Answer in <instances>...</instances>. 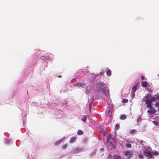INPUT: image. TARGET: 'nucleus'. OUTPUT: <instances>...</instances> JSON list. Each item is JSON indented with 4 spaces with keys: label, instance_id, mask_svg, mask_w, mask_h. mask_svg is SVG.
<instances>
[{
    "label": "nucleus",
    "instance_id": "nucleus-25",
    "mask_svg": "<svg viewBox=\"0 0 159 159\" xmlns=\"http://www.w3.org/2000/svg\"><path fill=\"white\" fill-rule=\"evenodd\" d=\"M96 152V150H95L91 154H90V155L91 156H93L94 155Z\"/></svg>",
    "mask_w": 159,
    "mask_h": 159
},
{
    "label": "nucleus",
    "instance_id": "nucleus-24",
    "mask_svg": "<svg viewBox=\"0 0 159 159\" xmlns=\"http://www.w3.org/2000/svg\"><path fill=\"white\" fill-rule=\"evenodd\" d=\"M128 102V100L126 99H124L122 100V102L123 103H127Z\"/></svg>",
    "mask_w": 159,
    "mask_h": 159
},
{
    "label": "nucleus",
    "instance_id": "nucleus-21",
    "mask_svg": "<svg viewBox=\"0 0 159 159\" xmlns=\"http://www.w3.org/2000/svg\"><path fill=\"white\" fill-rule=\"evenodd\" d=\"M108 116L109 117H112V111L111 110L109 111Z\"/></svg>",
    "mask_w": 159,
    "mask_h": 159
},
{
    "label": "nucleus",
    "instance_id": "nucleus-27",
    "mask_svg": "<svg viewBox=\"0 0 159 159\" xmlns=\"http://www.w3.org/2000/svg\"><path fill=\"white\" fill-rule=\"evenodd\" d=\"M137 88L136 87L134 86L133 87L132 89V91L134 92H135Z\"/></svg>",
    "mask_w": 159,
    "mask_h": 159
},
{
    "label": "nucleus",
    "instance_id": "nucleus-13",
    "mask_svg": "<svg viewBox=\"0 0 159 159\" xmlns=\"http://www.w3.org/2000/svg\"><path fill=\"white\" fill-rule=\"evenodd\" d=\"M111 72L110 70H108L107 72V74L108 76H110L111 75Z\"/></svg>",
    "mask_w": 159,
    "mask_h": 159
},
{
    "label": "nucleus",
    "instance_id": "nucleus-18",
    "mask_svg": "<svg viewBox=\"0 0 159 159\" xmlns=\"http://www.w3.org/2000/svg\"><path fill=\"white\" fill-rule=\"evenodd\" d=\"M151 95L150 94L148 93V94L146 96L144 97V98H151Z\"/></svg>",
    "mask_w": 159,
    "mask_h": 159
},
{
    "label": "nucleus",
    "instance_id": "nucleus-35",
    "mask_svg": "<svg viewBox=\"0 0 159 159\" xmlns=\"http://www.w3.org/2000/svg\"><path fill=\"white\" fill-rule=\"evenodd\" d=\"M153 123L155 125H157V121H152Z\"/></svg>",
    "mask_w": 159,
    "mask_h": 159
},
{
    "label": "nucleus",
    "instance_id": "nucleus-17",
    "mask_svg": "<svg viewBox=\"0 0 159 159\" xmlns=\"http://www.w3.org/2000/svg\"><path fill=\"white\" fill-rule=\"evenodd\" d=\"M62 140L61 139V140H59L58 141L56 142L55 143V145H58L60 143H62Z\"/></svg>",
    "mask_w": 159,
    "mask_h": 159
},
{
    "label": "nucleus",
    "instance_id": "nucleus-16",
    "mask_svg": "<svg viewBox=\"0 0 159 159\" xmlns=\"http://www.w3.org/2000/svg\"><path fill=\"white\" fill-rule=\"evenodd\" d=\"M82 120L84 122H85L87 120L86 116H84L82 118Z\"/></svg>",
    "mask_w": 159,
    "mask_h": 159
},
{
    "label": "nucleus",
    "instance_id": "nucleus-41",
    "mask_svg": "<svg viewBox=\"0 0 159 159\" xmlns=\"http://www.w3.org/2000/svg\"><path fill=\"white\" fill-rule=\"evenodd\" d=\"M101 75H102V72L101 73Z\"/></svg>",
    "mask_w": 159,
    "mask_h": 159
},
{
    "label": "nucleus",
    "instance_id": "nucleus-19",
    "mask_svg": "<svg viewBox=\"0 0 159 159\" xmlns=\"http://www.w3.org/2000/svg\"><path fill=\"white\" fill-rule=\"evenodd\" d=\"M5 143L6 144H9L10 143L9 140L8 139H6L5 140Z\"/></svg>",
    "mask_w": 159,
    "mask_h": 159
},
{
    "label": "nucleus",
    "instance_id": "nucleus-14",
    "mask_svg": "<svg viewBox=\"0 0 159 159\" xmlns=\"http://www.w3.org/2000/svg\"><path fill=\"white\" fill-rule=\"evenodd\" d=\"M77 134L78 135H82L83 134V132L81 130H78L77 131Z\"/></svg>",
    "mask_w": 159,
    "mask_h": 159
},
{
    "label": "nucleus",
    "instance_id": "nucleus-40",
    "mask_svg": "<svg viewBox=\"0 0 159 159\" xmlns=\"http://www.w3.org/2000/svg\"><path fill=\"white\" fill-rule=\"evenodd\" d=\"M112 106H113V105H112V104H111V105H110V107H112Z\"/></svg>",
    "mask_w": 159,
    "mask_h": 159
},
{
    "label": "nucleus",
    "instance_id": "nucleus-30",
    "mask_svg": "<svg viewBox=\"0 0 159 159\" xmlns=\"http://www.w3.org/2000/svg\"><path fill=\"white\" fill-rule=\"evenodd\" d=\"M148 91L149 93H152L153 92V90L150 89H148Z\"/></svg>",
    "mask_w": 159,
    "mask_h": 159
},
{
    "label": "nucleus",
    "instance_id": "nucleus-31",
    "mask_svg": "<svg viewBox=\"0 0 159 159\" xmlns=\"http://www.w3.org/2000/svg\"><path fill=\"white\" fill-rule=\"evenodd\" d=\"M131 97L132 98H133L135 97V93H132Z\"/></svg>",
    "mask_w": 159,
    "mask_h": 159
},
{
    "label": "nucleus",
    "instance_id": "nucleus-26",
    "mask_svg": "<svg viewBox=\"0 0 159 159\" xmlns=\"http://www.w3.org/2000/svg\"><path fill=\"white\" fill-rule=\"evenodd\" d=\"M141 121V119L140 117H139L137 119V121L138 122H140Z\"/></svg>",
    "mask_w": 159,
    "mask_h": 159
},
{
    "label": "nucleus",
    "instance_id": "nucleus-15",
    "mask_svg": "<svg viewBox=\"0 0 159 159\" xmlns=\"http://www.w3.org/2000/svg\"><path fill=\"white\" fill-rule=\"evenodd\" d=\"M150 99H151V101L152 102V101H155L157 99L156 97V98L152 96L151 97Z\"/></svg>",
    "mask_w": 159,
    "mask_h": 159
},
{
    "label": "nucleus",
    "instance_id": "nucleus-22",
    "mask_svg": "<svg viewBox=\"0 0 159 159\" xmlns=\"http://www.w3.org/2000/svg\"><path fill=\"white\" fill-rule=\"evenodd\" d=\"M152 155L153 154L155 155H158V152L156 151H155L153 152H152Z\"/></svg>",
    "mask_w": 159,
    "mask_h": 159
},
{
    "label": "nucleus",
    "instance_id": "nucleus-2",
    "mask_svg": "<svg viewBox=\"0 0 159 159\" xmlns=\"http://www.w3.org/2000/svg\"><path fill=\"white\" fill-rule=\"evenodd\" d=\"M144 99H146L145 103L147 104V107L148 108H150L152 107V102L149 98H143V101H144Z\"/></svg>",
    "mask_w": 159,
    "mask_h": 159
},
{
    "label": "nucleus",
    "instance_id": "nucleus-34",
    "mask_svg": "<svg viewBox=\"0 0 159 159\" xmlns=\"http://www.w3.org/2000/svg\"><path fill=\"white\" fill-rule=\"evenodd\" d=\"M155 106L156 107H159V102H157L155 103Z\"/></svg>",
    "mask_w": 159,
    "mask_h": 159
},
{
    "label": "nucleus",
    "instance_id": "nucleus-39",
    "mask_svg": "<svg viewBox=\"0 0 159 159\" xmlns=\"http://www.w3.org/2000/svg\"><path fill=\"white\" fill-rule=\"evenodd\" d=\"M141 78L142 80H144V77L143 76H141Z\"/></svg>",
    "mask_w": 159,
    "mask_h": 159
},
{
    "label": "nucleus",
    "instance_id": "nucleus-33",
    "mask_svg": "<svg viewBox=\"0 0 159 159\" xmlns=\"http://www.w3.org/2000/svg\"><path fill=\"white\" fill-rule=\"evenodd\" d=\"M107 159H111V156L110 154L107 157Z\"/></svg>",
    "mask_w": 159,
    "mask_h": 159
},
{
    "label": "nucleus",
    "instance_id": "nucleus-11",
    "mask_svg": "<svg viewBox=\"0 0 159 159\" xmlns=\"http://www.w3.org/2000/svg\"><path fill=\"white\" fill-rule=\"evenodd\" d=\"M121 157L119 155H115L114 156L113 159H121Z\"/></svg>",
    "mask_w": 159,
    "mask_h": 159
},
{
    "label": "nucleus",
    "instance_id": "nucleus-32",
    "mask_svg": "<svg viewBox=\"0 0 159 159\" xmlns=\"http://www.w3.org/2000/svg\"><path fill=\"white\" fill-rule=\"evenodd\" d=\"M139 84V83L138 82L137 83L135 84V85L134 86L136 87L137 88V87L138 86Z\"/></svg>",
    "mask_w": 159,
    "mask_h": 159
},
{
    "label": "nucleus",
    "instance_id": "nucleus-29",
    "mask_svg": "<svg viewBox=\"0 0 159 159\" xmlns=\"http://www.w3.org/2000/svg\"><path fill=\"white\" fill-rule=\"evenodd\" d=\"M67 147V144H65L64 145H63V149H65Z\"/></svg>",
    "mask_w": 159,
    "mask_h": 159
},
{
    "label": "nucleus",
    "instance_id": "nucleus-23",
    "mask_svg": "<svg viewBox=\"0 0 159 159\" xmlns=\"http://www.w3.org/2000/svg\"><path fill=\"white\" fill-rule=\"evenodd\" d=\"M126 146L128 148H130L131 147V145L130 143H126Z\"/></svg>",
    "mask_w": 159,
    "mask_h": 159
},
{
    "label": "nucleus",
    "instance_id": "nucleus-28",
    "mask_svg": "<svg viewBox=\"0 0 159 159\" xmlns=\"http://www.w3.org/2000/svg\"><path fill=\"white\" fill-rule=\"evenodd\" d=\"M116 129H118L120 128V125L119 124H117L116 125Z\"/></svg>",
    "mask_w": 159,
    "mask_h": 159
},
{
    "label": "nucleus",
    "instance_id": "nucleus-4",
    "mask_svg": "<svg viewBox=\"0 0 159 159\" xmlns=\"http://www.w3.org/2000/svg\"><path fill=\"white\" fill-rule=\"evenodd\" d=\"M149 108L150 109L147 111V112L149 113L150 115L154 114L156 112V110L152 106L151 108Z\"/></svg>",
    "mask_w": 159,
    "mask_h": 159
},
{
    "label": "nucleus",
    "instance_id": "nucleus-37",
    "mask_svg": "<svg viewBox=\"0 0 159 159\" xmlns=\"http://www.w3.org/2000/svg\"><path fill=\"white\" fill-rule=\"evenodd\" d=\"M156 99L157 100H159V94L156 96Z\"/></svg>",
    "mask_w": 159,
    "mask_h": 159
},
{
    "label": "nucleus",
    "instance_id": "nucleus-3",
    "mask_svg": "<svg viewBox=\"0 0 159 159\" xmlns=\"http://www.w3.org/2000/svg\"><path fill=\"white\" fill-rule=\"evenodd\" d=\"M143 154L147 157H149L150 158H152V152L151 151H144L143 152Z\"/></svg>",
    "mask_w": 159,
    "mask_h": 159
},
{
    "label": "nucleus",
    "instance_id": "nucleus-42",
    "mask_svg": "<svg viewBox=\"0 0 159 159\" xmlns=\"http://www.w3.org/2000/svg\"><path fill=\"white\" fill-rule=\"evenodd\" d=\"M158 76L159 77V74L158 75Z\"/></svg>",
    "mask_w": 159,
    "mask_h": 159
},
{
    "label": "nucleus",
    "instance_id": "nucleus-12",
    "mask_svg": "<svg viewBox=\"0 0 159 159\" xmlns=\"http://www.w3.org/2000/svg\"><path fill=\"white\" fill-rule=\"evenodd\" d=\"M136 132L137 130L134 129H132L130 131V133L131 134H133L135 133Z\"/></svg>",
    "mask_w": 159,
    "mask_h": 159
},
{
    "label": "nucleus",
    "instance_id": "nucleus-9",
    "mask_svg": "<svg viewBox=\"0 0 159 159\" xmlns=\"http://www.w3.org/2000/svg\"><path fill=\"white\" fill-rule=\"evenodd\" d=\"M148 83L147 81L143 82L141 85L143 87H146L147 86Z\"/></svg>",
    "mask_w": 159,
    "mask_h": 159
},
{
    "label": "nucleus",
    "instance_id": "nucleus-10",
    "mask_svg": "<svg viewBox=\"0 0 159 159\" xmlns=\"http://www.w3.org/2000/svg\"><path fill=\"white\" fill-rule=\"evenodd\" d=\"M127 118L126 116L125 115H122L120 116V118L121 120H125V119Z\"/></svg>",
    "mask_w": 159,
    "mask_h": 159
},
{
    "label": "nucleus",
    "instance_id": "nucleus-8",
    "mask_svg": "<svg viewBox=\"0 0 159 159\" xmlns=\"http://www.w3.org/2000/svg\"><path fill=\"white\" fill-rule=\"evenodd\" d=\"M77 137L75 136V137H73L70 139V142L71 143L74 142L75 141Z\"/></svg>",
    "mask_w": 159,
    "mask_h": 159
},
{
    "label": "nucleus",
    "instance_id": "nucleus-6",
    "mask_svg": "<svg viewBox=\"0 0 159 159\" xmlns=\"http://www.w3.org/2000/svg\"><path fill=\"white\" fill-rule=\"evenodd\" d=\"M74 85L78 88H80V87H83L84 86H85V83L83 82L82 83H76Z\"/></svg>",
    "mask_w": 159,
    "mask_h": 159
},
{
    "label": "nucleus",
    "instance_id": "nucleus-20",
    "mask_svg": "<svg viewBox=\"0 0 159 159\" xmlns=\"http://www.w3.org/2000/svg\"><path fill=\"white\" fill-rule=\"evenodd\" d=\"M138 155L139 157L141 159H143V155H142L141 153H139Z\"/></svg>",
    "mask_w": 159,
    "mask_h": 159
},
{
    "label": "nucleus",
    "instance_id": "nucleus-1",
    "mask_svg": "<svg viewBox=\"0 0 159 159\" xmlns=\"http://www.w3.org/2000/svg\"><path fill=\"white\" fill-rule=\"evenodd\" d=\"M105 85L104 83H99L97 85L96 89L98 92L103 93L105 95H106L109 93V91L108 88L105 86Z\"/></svg>",
    "mask_w": 159,
    "mask_h": 159
},
{
    "label": "nucleus",
    "instance_id": "nucleus-7",
    "mask_svg": "<svg viewBox=\"0 0 159 159\" xmlns=\"http://www.w3.org/2000/svg\"><path fill=\"white\" fill-rule=\"evenodd\" d=\"M92 89V87L90 85L88 86L87 87L86 90L85 92L86 93H88L90 92Z\"/></svg>",
    "mask_w": 159,
    "mask_h": 159
},
{
    "label": "nucleus",
    "instance_id": "nucleus-38",
    "mask_svg": "<svg viewBox=\"0 0 159 159\" xmlns=\"http://www.w3.org/2000/svg\"><path fill=\"white\" fill-rule=\"evenodd\" d=\"M100 151L102 152V151H104V148H102L100 149Z\"/></svg>",
    "mask_w": 159,
    "mask_h": 159
},
{
    "label": "nucleus",
    "instance_id": "nucleus-36",
    "mask_svg": "<svg viewBox=\"0 0 159 159\" xmlns=\"http://www.w3.org/2000/svg\"><path fill=\"white\" fill-rule=\"evenodd\" d=\"M92 106V102H91L89 105V109L90 110L91 106Z\"/></svg>",
    "mask_w": 159,
    "mask_h": 159
},
{
    "label": "nucleus",
    "instance_id": "nucleus-43",
    "mask_svg": "<svg viewBox=\"0 0 159 159\" xmlns=\"http://www.w3.org/2000/svg\"><path fill=\"white\" fill-rule=\"evenodd\" d=\"M59 77H61V76H59Z\"/></svg>",
    "mask_w": 159,
    "mask_h": 159
},
{
    "label": "nucleus",
    "instance_id": "nucleus-5",
    "mask_svg": "<svg viewBox=\"0 0 159 159\" xmlns=\"http://www.w3.org/2000/svg\"><path fill=\"white\" fill-rule=\"evenodd\" d=\"M125 155L126 156H128L129 158L131 157L132 155L133 154V152L130 151H126L124 152Z\"/></svg>",
    "mask_w": 159,
    "mask_h": 159
}]
</instances>
